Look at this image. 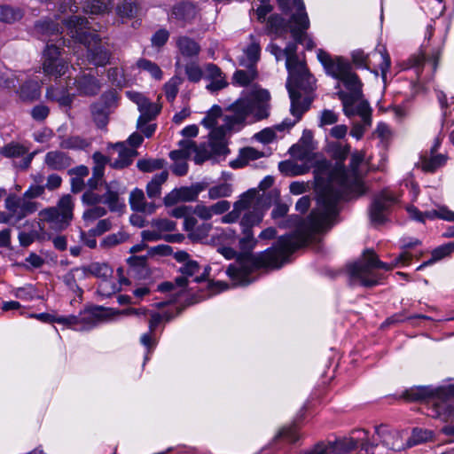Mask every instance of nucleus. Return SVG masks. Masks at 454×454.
Segmentation results:
<instances>
[{"label":"nucleus","instance_id":"f257e3e1","mask_svg":"<svg viewBox=\"0 0 454 454\" xmlns=\"http://www.w3.org/2000/svg\"><path fill=\"white\" fill-rule=\"evenodd\" d=\"M262 219L263 213L254 209L244 214L239 222L241 232L239 237V247L241 253L237 257L238 265H230L226 270L228 276L237 284L242 286L250 284L252 280L249 275L255 270L281 268L291 254L309 243L315 233L323 231L311 228L309 216L294 233L281 236L271 247L253 254L258 243V239L254 235L253 227L258 226Z\"/></svg>","mask_w":454,"mask_h":454},{"label":"nucleus","instance_id":"f03ea898","mask_svg":"<svg viewBox=\"0 0 454 454\" xmlns=\"http://www.w3.org/2000/svg\"><path fill=\"white\" fill-rule=\"evenodd\" d=\"M364 157L362 151L353 153L348 168L340 164L332 165L326 160L317 161L314 178L317 207L310 213L313 230L325 231L330 229L339 212L340 200L352 193L360 195L363 192L358 168Z\"/></svg>","mask_w":454,"mask_h":454},{"label":"nucleus","instance_id":"7ed1b4c3","mask_svg":"<svg viewBox=\"0 0 454 454\" xmlns=\"http://www.w3.org/2000/svg\"><path fill=\"white\" fill-rule=\"evenodd\" d=\"M296 43H290L284 49L286 58V67L289 73L290 82L287 89L291 98V114L293 120L286 119L277 126L278 130L290 129L298 122L302 114L309 110L314 96L315 79L308 70L306 65L300 61L296 54Z\"/></svg>","mask_w":454,"mask_h":454},{"label":"nucleus","instance_id":"20e7f679","mask_svg":"<svg viewBox=\"0 0 454 454\" xmlns=\"http://www.w3.org/2000/svg\"><path fill=\"white\" fill-rule=\"evenodd\" d=\"M403 397L410 402L428 401L431 413L445 422H450L442 431L454 439V386L432 389L428 387H415L407 389Z\"/></svg>","mask_w":454,"mask_h":454},{"label":"nucleus","instance_id":"39448f33","mask_svg":"<svg viewBox=\"0 0 454 454\" xmlns=\"http://www.w3.org/2000/svg\"><path fill=\"white\" fill-rule=\"evenodd\" d=\"M65 25L67 34L87 48V59L90 64L103 67L110 63V50L102 43L95 31H90L91 27L87 19L72 16L65 20Z\"/></svg>","mask_w":454,"mask_h":454},{"label":"nucleus","instance_id":"423d86ee","mask_svg":"<svg viewBox=\"0 0 454 454\" xmlns=\"http://www.w3.org/2000/svg\"><path fill=\"white\" fill-rule=\"evenodd\" d=\"M339 81L346 89L337 91V96L342 103L344 114L348 118L358 115L366 125H370L372 108L368 101L364 98L363 83L357 74L349 70Z\"/></svg>","mask_w":454,"mask_h":454},{"label":"nucleus","instance_id":"0eeeda50","mask_svg":"<svg viewBox=\"0 0 454 454\" xmlns=\"http://www.w3.org/2000/svg\"><path fill=\"white\" fill-rule=\"evenodd\" d=\"M228 152L226 141H224V129L215 128L209 135V143L197 145L190 139H183L179 142V149L171 151V160L182 161L194 154L193 160L197 164H201L212 155H222Z\"/></svg>","mask_w":454,"mask_h":454},{"label":"nucleus","instance_id":"6e6552de","mask_svg":"<svg viewBox=\"0 0 454 454\" xmlns=\"http://www.w3.org/2000/svg\"><path fill=\"white\" fill-rule=\"evenodd\" d=\"M74 201L69 194L60 198L56 207L44 208L39 212V228L43 235H46V224L49 229L61 231L70 224L74 214Z\"/></svg>","mask_w":454,"mask_h":454},{"label":"nucleus","instance_id":"1a4fd4ad","mask_svg":"<svg viewBox=\"0 0 454 454\" xmlns=\"http://www.w3.org/2000/svg\"><path fill=\"white\" fill-rule=\"evenodd\" d=\"M376 269L391 270L393 265L380 261L373 250L364 252L362 258L350 267L353 280H357L362 286L371 287L375 286L380 278Z\"/></svg>","mask_w":454,"mask_h":454},{"label":"nucleus","instance_id":"9d476101","mask_svg":"<svg viewBox=\"0 0 454 454\" xmlns=\"http://www.w3.org/2000/svg\"><path fill=\"white\" fill-rule=\"evenodd\" d=\"M293 5L296 12L292 14L290 20V31L296 43L305 45L309 50L314 47V43L308 37L306 30L309 26V21L302 0H294Z\"/></svg>","mask_w":454,"mask_h":454},{"label":"nucleus","instance_id":"9b49d317","mask_svg":"<svg viewBox=\"0 0 454 454\" xmlns=\"http://www.w3.org/2000/svg\"><path fill=\"white\" fill-rule=\"evenodd\" d=\"M52 40L46 43L43 51V70L45 75L59 78L68 70L67 62L60 58V44L51 43Z\"/></svg>","mask_w":454,"mask_h":454},{"label":"nucleus","instance_id":"f8f14e48","mask_svg":"<svg viewBox=\"0 0 454 454\" xmlns=\"http://www.w3.org/2000/svg\"><path fill=\"white\" fill-rule=\"evenodd\" d=\"M354 433L357 434L356 438L350 437L337 441L333 446V451L336 454H346L360 445L367 454H375L374 450L378 446L375 442L377 440L371 442L368 439V432L364 429L356 430Z\"/></svg>","mask_w":454,"mask_h":454},{"label":"nucleus","instance_id":"ddd939ff","mask_svg":"<svg viewBox=\"0 0 454 454\" xmlns=\"http://www.w3.org/2000/svg\"><path fill=\"white\" fill-rule=\"evenodd\" d=\"M5 208L11 214L14 223H17L35 213L38 209V203L15 194H9L5 199Z\"/></svg>","mask_w":454,"mask_h":454},{"label":"nucleus","instance_id":"4468645a","mask_svg":"<svg viewBox=\"0 0 454 454\" xmlns=\"http://www.w3.org/2000/svg\"><path fill=\"white\" fill-rule=\"evenodd\" d=\"M395 203V198L388 192L384 191L376 195L370 208L371 221L374 224L383 223Z\"/></svg>","mask_w":454,"mask_h":454},{"label":"nucleus","instance_id":"2eb2a0df","mask_svg":"<svg viewBox=\"0 0 454 454\" xmlns=\"http://www.w3.org/2000/svg\"><path fill=\"white\" fill-rule=\"evenodd\" d=\"M228 111L229 114L223 117L224 124L219 128L224 129V136L227 131L232 129L235 125L241 124L245 121L247 115L251 113V104L247 99H239L231 105Z\"/></svg>","mask_w":454,"mask_h":454},{"label":"nucleus","instance_id":"dca6fc26","mask_svg":"<svg viewBox=\"0 0 454 454\" xmlns=\"http://www.w3.org/2000/svg\"><path fill=\"white\" fill-rule=\"evenodd\" d=\"M81 270L84 275H91L105 281L98 286V292L100 294L110 295L111 293L115 292V284L106 282V279L113 274V270L107 263L92 262L87 266L82 267Z\"/></svg>","mask_w":454,"mask_h":454},{"label":"nucleus","instance_id":"f3484780","mask_svg":"<svg viewBox=\"0 0 454 454\" xmlns=\"http://www.w3.org/2000/svg\"><path fill=\"white\" fill-rule=\"evenodd\" d=\"M317 59L324 66L326 73L337 80H340L351 70L348 62L340 57L332 58L330 54L323 50L317 51Z\"/></svg>","mask_w":454,"mask_h":454},{"label":"nucleus","instance_id":"a211bd4d","mask_svg":"<svg viewBox=\"0 0 454 454\" xmlns=\"http://www.w3.org/2000/svg\"><path fill=\"white\" fill-rule=\"evenodd\" d=\"M115 104V97L113 93L105 94L101 101L95 103L91 106V114L94 121L99 128H104L108 122V115L111 108Z\"/></svg>","mask_w":454,"mask_h":454},{"label":"nucleus","instance_id":"6ab92c4d","mask_svg":"<svg viewBox=\"0 0 454 454\" xmlns=\"http://www.w3.org/2000/svg\"><path fill=\"white\" fill-rule=\"evenodd\" d=\"M313 150V133L305 129L299 142L292 146L291 153L301 160H310Z\"/></svg>","mask_w":454,"mask_h":454},{"label":"nucleus","instance_id":"aec40b11","mask_svg":"<svg viewBox=\"0 0 454 454\" xmlns=\"http://www.w3.org/2000/svg\"><path fill=\"white\" fill-rule=\"evenodd\" d=\"M129 204L133 211L152 215L155 212L156 205L154 202H147L145 193L141 189L136 188L130 192Z\"/></svg>","mask_w":454,"mask_h":454},{"label":"nucleus","instance_id":"412c9836","mask_svg":"<svg viewBox=\"0 0 454 454\" xmlns=\"http://www.w3.org/2000/svg\"><path fill=\"white\" fill-rule=\"evenodd\" d=\"M197 14L195 5L191 3H180L173 6L169 19H175L184 27L191 23Z\"/></svg>","mask_w":454,"mask_h":454},{"label":"nucleus","instance_id":"4be33fe9","mask_svg":"<svg viewBox=\"0 0 454 454\" xmlns=\"http://www.w3.org/2000/svg\"><path fill=\"white\" fill-rule=\"evenodd\" d=\"M118 153V158L110 161V167L115 169H121L129 167L133 159L137 155L136 149L127 147L123 143H118L114 146Z\"/></svg>","mask_w":454,"mask_h":454},{"label":"nucleus","instance_id":"5701e85b","mask_svg":"<svg viewBox=\"0 0 454 454\" xmlns=\"http://www.w3.org/2000/svg\"><path fill=\"white\" fill-rule=\"evenodd\" d=\"M35 29L43 37V40L50 37L47 42L53 40L51 42V43L60 44V46L64 43L63 39L59 37V25L58 23L51 20L39 21L35 25Z\"/></svg>","mask_w":454,"mask_h":454},{"label":"nucleus","instance_id":"b1692460","mask_svg":"<svg viewBox=\"0 0 454 454\" xmlns=\"http://www.w3.org/2000/svg\"><path fill=\"white\" fill-rule=\"evenodd\" d=\"M375 434L381 444L388 450L395 451L401 450L404 448L403 443L399 441V433L395 431H388L382 427H377Z\"/></svg>","mask_w":454,"mask_h":454},{"label":"nucleus","instance_id":"393cba45","mask_svg":"<svg viewBox=\"0 0 454 454\" xmlns=\"http://www.w3.org/2000/svg\"><path fill=\"white\" fill-rule=\"evenodd\" d=\"M71 84L76 87L80 94L86 96L96 95L100 90L98 80L90 74H84L75 78L72 80Z\"/></svg>","mask_w":454,"mask_h":454},{"label":"nucleus","instance_id":"a878e982","mask_svg":"<svg viewBox=\"0 0 454 454\" xmlns=\"http://www.w3.org/2000/svg\"><path fill=\"white\" fill-rule=\"evenodd\" d=\"M106 193L103 196V201L111 211L120 210L123 205L120 202L119 195L122 193L121 184L117 181L106 184Z\"/></svg>","mask_w":454,"mask_h":454},{"label":"nucleus","instance_id":"bb28decb","mask_svg":"<svg viewBox=\"0 0 454 454\" xmlns=\"http://www.w3.org/2000/svg\"><path fill=\"white\" fill-rule=\"evenodd\" d=\"M207 78L211 80V82L207 85V89L210 91H217L227 86V82L221 69L215 64H207L205 67Z\"/></svg>","mask_w":454,"mask_h":454},{"label":"nucleus","instance_id":"cd10ccee","mask_svg":"<svg viewBox=\"0 0 454 454\" xmlns=\"http://www.w3.org/2000/svg\"><path fill=\"white\" fill-rule=\"evenodd\" d=\"M44 163L53 170H62L72 164V159L61 151H51L46 153Z\"/></svg>","mask_w":454,"mask_h":454},{"label":"nucleus","instance_id":"c85d7f7f","mask_svg":"<svg viewBox=\"0 0 454 454\" xmlns=\"http://www.w3.org/2000/svg\"><path fill=\"white\" fill-rule=\"evenodd\" d=\"M71 82L69 81L67 83V89L51 86L47 89L46 98L50 100L58 102L62 106H70L73 100V97L68 93V89H71Z\"/></svg>","mask_w":454,"mask_h":454},{"label":"nucleus","instance_id":"c756f323","mask_svg":"<svg viewBox=\"0 0 454 454\" xmlns=\"http://www.w3.org/2000/svg\"><path fill=\"white\" fill-rule=\"evenodd\" d=\"M255 204L256 192L254 190H250L240 196L239 200L234 203L233 207L241 215H244L247 212L253 211L254 209L260 210L258 207H255Z\"/></svg>","mask_w":454,"mask_h":454},{"label":"nucleus","instance_id":"7c9ffc66","mask_svg":"<svg viewBox=\"0 0 454 454\" xmlns=\"http://www.w3.org/2000/svg\"><path fill=\"white\" fill-rule=\"evenodd\" d=\"M176 45L179 52L185 58L196 57L200 51L199 43L188 36L178 37Z\"/></svg>","mask_w":454,"mask_h":454},{"label":"nucleus","instance_id":"2f4dec72","mask_svg":"<svg viewBox=\"0 0 454 454\" xmlns=\"http://www.w3.org/2000/svg\"><path fill=\"white\" fill-rule=\"evenodd\" d=\"M143 105V107H138L141 114L137 120V127H140L143 123H148L160 112V106L155 103L150 102L148 99H146Z\"/></svg>","mask_w":454,"mask_h":454},{"label":"nucleus","instance_id":"473e14b6","mask_svg":"<svg viewBox=\"0 0 454 454\" xmlns=\"http://www.w3.org/2000/svg\"><path fill=\"white\" fill-rule=\"evenodd\" d=\"M262 156L263 153L253 147H245L240 150L238 159L231 162V167L242 168L247 165L251 160H255Z\"/></svg>","mask_w":454,"mask_h":454},{"label":"nucleus","instance_id":"72a5a7b5","mask_svg":"<svg viewBox=\"0 0 454 454\" xmlns=\"http://www.w3.org/2000/svg\"><path fill=\"white\" fill-rule=\"evenodd\" d=\"M251 43L245 50L246 59L241 60L240 64L244 67H254L260 59L261 47L259 43L253 35L250 36Z\"/></svg>","mask_w":454,"mask_h":454},{"label":"nucleus","instance_id":"f704fd0d","mask_svg":"<svg viewBox=\"0 0 454 454\" xmlns=\"http://www.w3.org/2000/svg\"><path fill=\"white\" fill-rule=\"evenodd\" d=\"M168 176V171L155 175L146 186V193L150 199H156L160 196L161 185L167 181Z\"/></svg>","mask_w":454,"mask_h":454},{"label":"nucleus","instance_id":"c9c22d12","mask_svg":"<svg viewBox=\"0 0 454 454\" xmlns=\"http://www.w3.org/2000/svg\"><path fill=\"white\" fill-rule=\"evenodd\" d=\"M24 16V10L20 7L1 5L0 21L4 23H14L20 20Z\"/></svg>","mask_w":454,"mask_h":454},{"label":"nucleus","instance_id":"e433bc0d","mask_svg":"<svg viewBox=\"0 0 454 454\" xmlns=\"http://www.w3.org/2000/svg\"><path fill=\"white\" fill-rule=\"evenodd\" d=\"M20 98L22 101L32 102L40 97V87L36 82H26L20 86L19 90Z\"/></svg>","mask_w":454,"mask_h":454},{"label":"nucleus","instance_id":"4c0bfd02","mask_svg":"<svg viewBox=\"0 0 454 454\" xmlns=\"http://www.w3.org/2000/svg\"><path fill=\"white\" fill-rule=\"evenodd\" d=\"M287 23L278 14H272L267 20V29L269 33L274 34L277 36H281L287 31Z\"/></svg>","mask_w":454,"mask_h":454},{"label":"nucleus","instance_id":"58836bf2","mask_svg":"<svg viewBox=\"0 0 454 454\" xmlns=\"http://www.w3.org/2000/svg\"><path fill=\"white\" fill-rule=\"evenodd\" d=\"M278 168L281 173L291 176L303 175L309 169L307 165H300L290 160L281 161Z\"/></svg>","mask_w":454,"mask_h":454},{"label":"nucleus","instance_id":"ea45409f","mask_svg":"<svg viewBox=\"0 0 454 454\" xmlns=\"http://www.w3.org/2000/svg\"><path fill=\"white\" fill-rule=\"evenodd\" d=\"M207 188L204 183H196L191 186H183L179 188L182 201L196 200L200 192Z\"/></svg>","mask_w":454,"mask_h":454},{"label":"nucleus","instance_id":"a19ab883","mask_svg":"<svg viewBox=\"0 0 454 454\" xmlns=\"http://www.w3.org/2000/svg\"><path fill=\"white\" fill-rule=\"evenodd\" d=\"M454 251V242L448 243L446 245L441 246L435 248L432 253V258L428 261L423 262L420 266H419L418 270H421L424 267L430 265L436 261L442 259L443 257L449 255Z\"/></svg>","mask_w":454,"mask_h":454},{"label":"nucleus","instance_id":"79ce46f5","mask_svg":"<svg viewBox=\"0 0 454 454\" xmlns=\"http://www.w3.org/2000/svg\"><path fill=\"white\" fill-rule=\"evenodd\" d=\"M446 157L443 154H437L429 158L423 157L421 160L422 169L426 172H434L438 168L443 166Z\"/></svg>","mask_w":454,"mask_h":454},{"label":"nucleus","instance_id":"37998d69","mask_svg":"<svg viewBox=\"0 0 454 454\" xmlns=\"http://www.w3.org/2000/svg\"><path fill=\"white\" fill-rule=\"evenodd\" d=\"M100 308H96L93 310L86 311L79 316V329L87 330L96 325L99 321V315L97 313V311Z\"/></svg>","mask_w":454,"mask_h":454},{"label":"nucleus","instance_id":"c03bdc74","mask_svg":"<svg viewBox=\"0 0 454 454\" xmlns=\"http://www.w3.org/2000/svg\"><path fill=\"white\" fill-rule=\"evenodd\" d=\"M247 70H238L234 74V80L241 86H247L257 76V72L254 67H247Z\"/></svg>","mask_w":454,"mask_h":454},{"label":"nucleus","instance_id":"a18cd8bd","mask_svg":"<svg viewBox=\"0 0 454 454\" xmlns=\"http://www.w3.org/2000/svg\"><path fill=\"white\" fill-rule=\"evenodd\" d=\"M164 164L165 160L162 159H141L137 161V167L143 172H153L161 169Z\"/></svg>","mask_w":454,"mask_h":454},{"label":"nucleus","instance_id":"49530a36","mask_svg":"<svg viewBox=\"0 0 454 454\" xmlns=\"http://www.w3.org/2000/svg\"><path fill=\"white\" fill-rule=\"evenodd\" d=\"M232 192L231 185L226 183L213 186L208 190V198L210 200H217L231 196Z\"/></svg>","mask_w":454,"mask_h":454},{"label":"nucleus","instance_id":"de8ad7c7","mask_svg":"<svg viewBox=\"0 0 454 454\" xmlns=\"http://www.w3.org/2000/svg\"><path fill=\"white\" fill-rule=\"evenodd\" d=\"M182 82L183 79L181 77L175 75L164 85L166 98L168 101H173L176 98L178 93V87Z\"/></svg>","mask_w":454,"mask_h":454},{"label":"nucleus","instance_id":"09e8293b","mask_svg":"<svg viewBox=\"0 0 454 454\" xmlns=\"http://www.w3.org/2000/svg\"><path fill=\"white\" fill-rule=\"evenodd\" d=\"M137 67L147 71L156 80H160L162 78V71L160 67L148 59H139L137 61Z\"/></svg>","mask_w":454,"mask_h":454},{"label":"nucleus","instance_id":"8fccbe9b","mask_svg":"<svg viewBox=\"0 0 454 454\" xmlns=\"http://www.w3.org/2000/svg\"><path fill=\"white\" fill-rule=\"evenodd\" d=\"M188 279L185 277H177L174 282L166 281L158 286V291L168 293L175 291L176 287L184 288L187 286Z\"/></svg>","mask_w":454,"mask_h":454},{"label":"nucleus","instance_id":"3c124183","mask_svg":"<svg viewBox=\"0 0 454 454\" xmlns=\"http://www.w3.org/2000/svg\"><path fill=\"white\" fill-rule=\"evenodd\" d=\"M424 219H434V218H441L443 220L454 222V212L450 211L447 207H442L439 209L427 211L424 214Z\"/></svg>","mask_w":454,"mask_h":454},{"label":"nucleus","instance_id":"603ef678","mask_svg":"<svg viewBox=\"0 0 454 454\" xmlns=\"http://www.w3.org/2000/svg\"><path fill=\"white\" fill-rule=\"evenodd\" d=\"M434 434L430 430L422 429V428H415L412 431V435L409 441L411 444H419L422 442H426L427 441H431L433 439Z\"/></svg>","mask_w":454,"mask_h":454},{"label":"nucleus","instance_id":"864d4df0","mask_svg":"<svg viewBox=\"0 0 454 454\" xmlns=\"http://www.w3.org/2000/svg\"><path fill=\"white\" fill-rule=\"evenodd\" d=\"M212 229L211 223H204L196 227L194 231L188 234V237L192 241H201L208 236Z\"/></svg>","mask_w":454,"mask_h":454},{"label":"nucleus","instance_id":"5fc2aeb1","mask_svg":"<svg viewBox=\"0 0 454 454\" xmlns=\"http://www.w3.org/2000/svg\"><path fill=\"white\" fill-rule=\"evenodd\" d=\"M333 157L337 160L335 165H343V160L347 158L349 153L350 146L348 145H342L341 144H333L332 145Z\"/></svg>","mask_w":454,"mask_h":454},{"label":"nucleus","instance_id":"6e6d98bb","mask_svg":"<svg viewBox=\"0 0 454 454\" xmlns=\"http://www.w3.org/2000/svg\"><path fill=\"white\" fill-rule=\"evenodd\" d=\"M222 116V109L218 106H214L202 120L201 123L208 128H213L217 123V119Z\"/></svg>","mask_w":454,"mask_h":454},{"label":"nucleus","instance_id":"4d7b16f0","mask_svg":"<svg viewBox=\"0 0 454 454\" xmlns=\"http://www.w3.org/2000/svg\"><path fill=\"white\" fill-rule=\"evenodd\" d=\"M1 153L6 157L12 158L27 154V150L19 144H9L2 148Z\"/></svg>","mask_w":454,"mask_h":454},{"label":"nucleus","instance_id":"13d9d810","mask_svg":"<svg viewBox=\"0 0 454 454\" xmlns=\"http://www.w3.org/2000/svg\"><path fill=\"white\" fill-rule=\"evenodd\" d=\"M121 17H134L138 13V6L133 2L125 1L117 8Z\"/></svg>","mask_w":454,"mask_h":454},{"label":"nucleus","instance_id":"bf43d9fd","mask_svg":"<svg viewBox=\"0 0 454 454\" xmlns=\"http://www.w3.org/2000/svg\"><path fill=\"white\" fill-rule=\"evenodd\" d=\"M128 236L123 232L113 233L106 236L101 242V246L105 247H112L124 242Z\"/></svg>","mask_w":454,"mask_h":454},{"label":"nucleus","instance_id":"052dcab7","mask_svg":"<svg viewBox=\"0 0 454 454\" xmlns=\"http://www.w3.org/2000/svg\"><path fill=\"white\" fill-rule=\"evenodd\" d=\"M31 116L36 121H43L50 114V108L43 104H39L35 106L31 109Z\"/></svg>","mask_w":454,"mask_h":454},{"label":"nucleus","instance_id":"680f3d73","mask_svg":"<svg viewBox=\"0 0 454 454\" xmlns=\"http://www.w3.org/2000/svg\"><path fill=\"white\" fill-rule=\"evenodd\" d=\"M185 73L188 79L193 82H199L202 77V70L199 65L194 62H191L185 66Z\"/></svg>","mask_w":454,"mask_h":454},{"label":"nucleus","instance_id":"e2e57ef3","mask_svg":"<svg viewBox=\"0 0 454 454\" xmlns=\"http://www.w3.org/2000/svg\"><path fill=\"white\" fill-rule=\"evenodd\" d=\"M339 120V114L333 110L325 109L322 111L320 119H319V126L323 127L325 125H333L335 124Z\"/></svg>","mask_w":454,"mask_h":454},{"label":"nucleus","instance_id":"0e129e2a","mask_svg":"<svg viewBox=\"0 0 454 454\" xmlns=\"http://www.w3.org/2000/svg\"><path fill=\"white\" fill-rule=\"evenodd\" d=\"M379 53L381 57V62L380 64V69L381 71V77L384 82H386L387 78V72L390 68L391 66V60L390 57L387 51V50L383 47L382 49L379 50Z\"/></svg>","mask_w":454,"mask_h":454},{"label":"nucleus","instance_id":"69168bd1","mask_svg":"<svg viewBox=\"0 0 454 454\" xmlns=\"http://www.w3.org/2000/svg\"><path fill=\"white\" fill-rule=\"evenodd\" d=\"M106 214V209L105 207L96 206L84 211L82 217L86 221H94L98 218L104 216Z\"/></svg>","mask_w":454,"mask_h":454},{"label":"nucleus","instance_id":"338daca9","mask_svg":"<svg viewBox=\"0 0 454 454\" xmlns=\"http://www.w3.org/2000/svg\"><path fill=\"white\" fill-rule=\"evenodd\" d=\"M84 145L85 142L78 137H71L65 138L59 144L60 147L64 149L82 148Z\"/></svg>","mask_w":454,"mask_h":454},{"label":"nucleus","instance_id":"774afa93","mask_svg":"<svg viewBox=\"0 0 454 454\" xmlns=\"http://www.w3.org/2000/svg\"><path fill=\"white\" fill-rule=\"evenodd\" d=\"M279 438L286 439L290 442H295L298 440V434L294 427H285L276 435L275 440Z\"/></svg>","mask_w":454,"mask_h":454}]
</instances>
